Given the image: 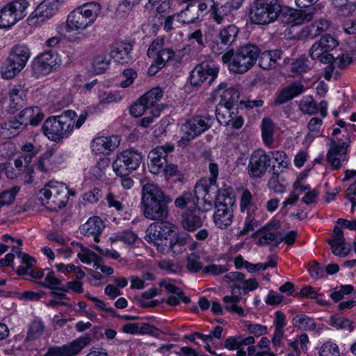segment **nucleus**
I'll list each match as a JSON object with an SVG mask.
<instances>
[{
  "label": "nucleus",
  "instance_id": "obj_40",
  "mask_svg": "<svg viewBox=\"0 0 356 356\" xmlns=\"http://www.w3.org/2000/svg\"><path fill=\"white\" fill-rule=\"evenodd\" d=\"M240 300L241 298H237L236 296H225L222 298V301L226 304L225 309L227 312L232 314H236L239 316H244L245 312L243 308L238 305Z\"/></svg>",
  "mask_w": 356,
  "mask_h": 356
},
{
  "label": "nucleus",
  "instance_id": "obj_23",
  "mask_svg": "<svg viewBox=\"0 0 356 356\" xmlns=\"http://www.w3.org/2000/svg\"><path fill=\"white\" fill-rule=\"evenodd\" d=\"M252 238H258L257 244L260 245H269L274 242V246L277 247L282 242L280 232H270L264 228H260L252 235Z\"/></svg>",
  "mask_w": 356,
  "mask_h": 356
},
{
  "label": "nucleus",
  "instance_id": "obj_7",
  "mask_svg": "<svg viewBox=\"0 0 356 356\" xmlns=\"http://www.w3.org/2000/svg\"><path fill=\"white\" fill-rule=\"evenodd\" d=\"M36 269L37 268H12L13 273H10V276L12 277L16 275L24 280L36 283L43 288L67 292V289L58 287L61 284V282L56 277L55 273L52 270L47 273L44 281H35V280L40 279L44 275L43 270L36 271Z\"/></svg>",
  "mask_w": 356,
  "mask_h": 356
},
{
  "label": "nucleus",
  "instance_id": "obj_22",
  "mask_svg": "<svg viewBox=\"0 0 356 356\" xmlns=\"http://www.w3.org/2000/svg\"><path fill=\"white\" fill-rule=\"evenodd\" d=\"M185 130L191 133V138H195L211 127V124L205 122L202 116H195L188 120L184 124Z\"/></svg>",
  "mask_w": 356,
  "mask_h": 356
},
{
  "label": "nucleus",
  "instance_id": "obj_46",
  "mask_svg": "<svg viewBox=\"0 0 356 356\" xmlns=\"http://www.w3.org/2000/svg\"><path fill=\"white\" fill-rule=\"evenodd\" d=\"M163 97V90L161 88H154L141 97V101L146 102L147 105L151 107L154 106L155 104Z\"/></svg>",
  "mask_w": 356,
  "mask_h": 356
},
{
  "label": "nucleus",
  "instance_id": "obj_1",
  "mask_svg": "<svg viewBox=\"0 0 356 356\" xmlns=\"http://www.w3.org/2000/svg\"><path fill=\"white\" fill-rule=\"evenodd\" d=\"M172 199L154 184L147 183L142 188L143 215L152 220L162 221L168 216V204Z\"/></svg>",
  "mask_w": 356,
  "mask_h": 356
},
{
  "label": "nucleus",
  "instance_id": "obj_48",
  "mask_svg": "<svg viewBox=\"0 0 356 356\" xmlns=\"http://www.w3.org/2000/svg\"><path fill=\"white\" fill-rule=\"evenodd\" d=\"M209 76L204 73L202 67L196 66L191 72L190 75V82L193 86H197L204 81L209 82Z\"/></svg>",
  "mask_w": 356,
  "mask_h": 356
},
{
  "label": "nucleus",
  "instance_id": "obj_36",
  "mask_svg": "<svg viewBox=\"0 0 356 356\" xmlns=\"http://www.w3.org/2000/svg\"><path fill=\"white\" fill-rule=\"evenodd\" d=\"M44 324L42 320H33L28 327L25 338L26 342L34 341L38 339L43 334Z\"/></svg>",
  "mask_w": 356,
  "mask_h": 356
},
{
  "label": "nucleus",
  "instance_id": "obj_10",
  "mask_svg": "<svg viewBox=\"0 0 356 356\" xmlns=\"http://www.w3.org/2000/svg\"><path fill=\"white\" fill-rule=\"evenodd\" d=\"M26 0H16L6 4L0 10V29L10 28L18 20L22 19L28 6Z\"/></svg>",
  "mask_w": 356,
  "mask_h": 356
},
{
  "label": "nucleus",
  "instance_id": "obj_50",
  "mask_svg": "<svg viewBox=\"0 0 356 356\" xmlns=\"http://www.w3.org/2000/svg\"><path fill=\"white\" fill-rule=\"evenodd\" d=\"M318 355L319 356H339V349L337 343L329 340L321 346Z\"/></svg>",
  "mask_w": 356,
  "mask_h": 356
},
{
  "label": "nucleus",
  "instance_id": "obj_16",
  "mask_svg": "<svg viewBox=\"0 0 356 356\" xmlns=\"http://www.w3.org/2000/svg\"><path fill=\"white\" fill-rule=\"evenodd\" d=\"M338 44L339 42L334 36L325 34L312 46L309 50L310 57L313 60H316L321 54L334 49Z\"/></svg>",
  "mask_w": 356,
  "mask_h": 356
},
{
  "label": "nucleus",
  "instance_id": "obj_8",
  "mask_svg": "<svg viewBox=\"0 0 356 356\" xmlns=\"http://www.w3.org/2000/svg\"><path fill=\"white\" fill-rule=\"evenodd\" d=\"M41 203L47 209L57 211L66 206L69 200L70 192L67 187L51 186L50 188H42L40 191Z\"/></svg>",
  "mask_w": 356,
  "mask_h": 356
},
{
  "label": "nucleus",
  "instance_id": "obj_52",
  "mask_svg": "<svg viewBox=\"0 0 356 356\" xmlns=\"http://www.w3.org/2000/svg\"><path fill=\"white\" fill-rule=\"evenodd\" d=\"M20 188L18 186L13 187L10 190L4 191L0 193V208L4 205L11 204L15 198L16 194Z\"/></svg>",
  "mask_w": 356,
  "mask_h": 356
},
{
  "label": "nucleus",
  "instance_id": "obj_28",
  "mask_svg": "<svg viewBox=\"0 0 356 356\" xmlns=\"http://www.w3.org/2000/svg\"><path fill=\"white\" fill-rule=\"evenodd\" d=\"M30 54L27 47L16 45L13 47L8 58L22 70L30 57Z\"/></svg>",
  "mask_w": 356,
  "mask_h": 356
},
{
  "label": "nucleus",
  "instance_id": "obj_3",
  "mask_svg": "<svg viewBox=\"0 0 356 356\" xmlns=\"http://www.w3.org/2000/svg\"><path fill=\"white\" fill-rule=\"evenodd\" d=\"M174 150V146L166 145L158 146L149 153L148 159L151 161L152 172L159 173L163 169L165 177H172L181 175L177 165L169 163L168 153Z\"/></svg>",
  "mask_w": 356,
  "mask_h": 356
},
{
  "label": "nucleus",
  "instance_id": "obj_55",
  "mask_svg": "<svg viewBox=\"0 0 356 356\" xmlns=\"http://www.w3.org/2000/svg\"><path fill=\"white\" fill-rule=\"evenodd\" d=\"M309 275L315 279L319 280L326 275H334L338 273L340 268H307Z\"/></svg>",
  "mask_w": 356,
  "mask_h": 356
},
{
  "label": "nucleus",
  "instance_id": "obj_24",
  "mask_svg": "<svg viewBox=\"0 0 356 356\" xmlns=\"http://www.w3.org/2000/svg\"><path fill=\"white\" fill-rule=\"evenodd\" d=\"M188 239V234L178 232L169 243L164 245L161 252L170 250L175 254H180L186 250Z\"/></svg>",
  "mask_w": 356,
  "mask_h": 356
},
{
  "label": "nucleus",
  "instance_id": "obj_53",
  "mask_svg": "<svg viewBox=\"0 0 356 356\" xmlns=\"http://www.w3.org/2000/svg\"><path fill=\"white\" fill-rule=\"evenodd\" d=\"M232 8V4L226 3L218 8L217 4L216 3L211 12V15L213 16V19L218 24L222 23V20L224 19V17L227 16V13H229L231 11Z\"/></svg>",
  "mask_w": 356,
  "mask_h": 356
},
{
  "label": "nucleus",
  "instance_id": "obj_29",
  "mask_svg": "<svg viewBox=\"0 0 356 356\" xmlns=\"http://www.w3.org/2000/svg\"><path fill=\"white\" fill-rule=\"evenodd\" d=\"M280 50L266 51L259 56V65L264 70H271L276 67L277 60L280 59Z\"/></svg>",
  "mask_w": 356,
  "mask_h": 356
},
{
  "label": "nucleus",
  "instance_id": "obj_45",
  "mask_svg": "<svg viewBox=\"0 0 356 356\" xmlns=\"http://www.w3.org/2000/svg\"><path fill=\"white\" fill-rule=\"evenodd\" d=\"M307 62L308 59L305 56L297 58L291 64V71L298 75L308 72L309 66Z\"/></svg>",
  "mask_w": 356,
  "mask_h": 356
},
{
  "label": "nucleus",
  "instance_id": "obj_59",
  "mask_svg": "<svg viewBox=\"0 0 356 356\" xmlns=\"http://www.w3.org/2000/svg\"><path fill=\"white\" fill-rule=\"evenodd\" d=\"M151 106L146 104V102L141 101V98H140L137 102H136L130 108V113L132 116L135 118L140 117L144 112L149 108Z\"/></svg>",
  "mask_w": 356,
  "mask_h": 356
},
{
  "label": "nucleus",
  "instance_id": "obj_21",
  "mask_svg": "<svg viewBox=\"0 0 356 356\" xmlns=\"http://www.w3.org/2000/svg\"><path fill=\"white\" fill-rule=\"evenodd\" d=\"M261 218L257 207H252L245 212L244 227L240 231L238 236H244L254 231L261 225Z\"/></svg>",
  "mask_w": 356,
  "mask_h": 356
},
{
  "label": "nucleus",
  "instance_id": "obj_44",
  "mask_svg": "<svg viewBox=\"0 0 356 356\" xmlns=\"http://www.w3.org/2000/svg\"><path fill=\"white\" fill-rule=\"evenodd\" d=\"M79 258L83 263L90 264L94 262V266L97 267H105L102 264L101 257H98L95 253L88 250H82L81 252L78 254Z\"/></svg>",
  "mask_w": 356,
  "mask_h": 356
},
{
  "label": "nucleus",
  "instance_id": "obj_26",
  "mask_svg": "<svg viewBox=\"0 0 356 356\" xmlns=\"http://www.w3.org/2000/svg\"><path fill=\"white\" fill-rule=\"evenodd\" d=\"M132 46L129 43L120 42L113 46L111 51V56L120 64L127 63L130 60V52Z\"/></svg>",
  "mask_w": 356,
  "mask_h": 356
},
{
  "label": "nucleus",
  "instance_id": "obj_18",
  "mask_svg": "<svg viewBox=\"0 0 356 356\" xmlns=\"http://www.w3.org/2000/svg\"><path fill=\"white\" fill-rule=\"evenodd\" d=\"M215 205L217 207V211L213 215V221L219 228H226L232 224L233 214L227 208L226 203L222 202L219 193L216 197Z\"/></svg>",
  "mask_w": 356,
  "mask_h": 356
},
{
  "label": "nucleus",
  "instance_id": "obj_9",
  "mask_svg": "<svg viewBox=\"0 0 356 356\" xmlns=\"http://www.w3.org/2000/svg\"><path fill=\"white\" fill-rule=\"evenodd\" d=\"M142 158L141 154L134 149L122 151L113 162V170L117 175H129L139 167Z\"/></svg>",
  "mask_w": 356,
  "mask_h": 356
},
{
  "label": "nucleus",
  "instance_id": "obj_38",
  "mask_svg": "<svg viewBox=\"0 0 356 356\" xmlns=\"http://www.w3.org/2000/svg\"><path fill=\"white\" fill-rule=\"evenodd\" d=\"M239 97V92L236 88H229L220 94L221 99L219 104L234 107L238 103Z\"/></svg>",
  "mask_w": 356,
  "mask_h": 356
},
{
  "label": "nucleus",
  "instance_id": "obj_4",
  "mask_svg": "<svg viewBox=\"0 0 356 356\" xmlns=\"http://www.w3.org/2000/svg\"><path fill=\"white\" fill-rule=\"evenodd\" d=\"M260 53L255 44L248 43L240 46L235 51L232 62L229 64V70L234 73L246 72L255 64Z\"/></svg>",
  "mask_w": 356,
  "mask_h": 356
},
{
  "label": "nucleus",
  "instance_id": "obj_12",
  "mask_svg": "<svg viewBox=\"0 0 356 356\" xmlns=\"http://www.w3.org/2000/svg\"><path fill=\"white\" fill-rule=\"evenodd\" d=\"M343 137L344 139H340L339 141L333 138L330 139V149L327 154L326 160L334 170H337L341 168V160L337 156H343L344 158L343 160H346L348 148L351 143L348 136Z\"/></svg>",
  "mask_w": 356,
  "mask_h": 356
},
{
  "label": "nucleus",
  "instance_id": "obj_61",
  "mask_svg": "<svg viewBox=\"0 0 356 356\" xmlns=\"http://www.w3.org/2000/svg\"><path fill=\"white\" fill-rule=\"evenodd\" d=\"M247 331L254 337H259L268 333V327L259 323H250L247 325Z\"/></svg>",
  "mask_w": 356,
  "mask_h": 356
},
{
  "label": "nucleus",
  "instance_id": "obj_17",
  "mask_svg": "<svg viewBox=\"0 0 356 356\" xmlns=\"http://www.w3.org/2000/svg\"><path fill=\"white\" fill-rule=\"evenodd\" d=\"M58 55L49 50L40 54L34 61L33 69L39 74H47L57 64Z\"/></svg>",
  "mask_w": 356,
  "mask_h": 356
},
{
  "label": "nucleus",
  "instance_id": "obj_27",
  "mask_svg": "<svg viewBox=\"0 0 356 356\" xmlns=\"http://www.w3.org/2000/svg\"><path fill=\"white\" fill-rule=\"evenodd\" d=\"M304 90L302 83L295 82L284 88L275 101L276 105L282 104L300 95Z\"/></svg>",
  "mask_w": 356,
  "mask_h": 356
},
{
  "label": "nucleus",
  "instance_id": "obj_35",
  "mask_svg": "<svg viewBox=\"0 0 356 356\" xmlns=\"http://www.w3.org/2000/svg\"><path fill=\"white\" fill-rule=\"evenodd\" d=\"M291 323L295 327L302 330L312 331L316 326L314 318L304 314L296 315L293 318Z\"/></svg>",
  "mask_w": 356,
  "mask_h": 356
},
{
  "label": "nucleus",
  "instance_id": "obj_2",
  "mask_svg": "<svg viewBox=\"0 0 356 356\" xmlns=\"http://www.w3.org/2000/svg\"><path fill=\"white\" fill-rule=\"evenodd\" d=\"M282 11L278 0H255L250 9V19L255 24L266 25L275 22Z\"/></svg>",
  "mask_w": 356,
  "mask_h": 356
},
{
  "label": "nucleus",
  "instance_id": "obj_47",
  "mask_svg": "<svg viewBox=\"0 0 356 356\" xmlns=\"http://www.w3.org/2000/svg\"><path fill=\"white\" fill-rule=\"evenodd\" d=\"M274 124L270 118H264L262 121V137L266 145L273 143Z\"/></svg>",
  "mask_w": 356,
  "mask_h": 356
},
{
  "label": "nucleus",
  "instance_id": "obj_39",
  "mask_svg": "<svg viewBox=\"0 0 356 356\" xmlns=\"http://www.w3.org/2000/svg\"><path fill=\"white\" fill-rule=\"evenodd\" d=\"M234 263L236 267H275L278 264V259L276 255H272L265 264H252L244 261L241 256H238L234 259Z\"/></svg>",
  "mask_w": 356,
  "mask_h": 356
},
{
  "label": "nucleus",
  "instance_id": "obj_20",
  "mask_svg": "<svg viewBox=\"0 0 356 356\" xmlns=\"http://www.w3.org/2000/svg\"><path fill=\"white\" fill-rule=\"evenodd\" d=\"M254 337L252 336L244 337L242 334H236L234 336L228 337L222 343H220L216 348L220 349L225 348L232 351L236 350L238 347L254 344Z\"/></svg>",
  "mask_w": 356,
  "mask_h": 356
},
{
  "label": "nucleus",
  "instance_id": "obj_57",
  "mask_svg": "<svg viewBox=\"0 0 356 356\" xmlns=\"http://www.w3.org/2000/svg\"><path fill=\"white\" fill-rule=\"evenodd\" d=\"M252 196L250 191H249L248 190H245L243 192L240 200L241 211L243 213L249 211L250 209H251L252 207H256V206L253 204L252 201Z\"/></svg>",
  "mask_w": 356,
  "mask_h": 356
},
{
  "label": "nucleus",
  "instance_id": "obj_32",
  "mask_svg": "<svg viewBox=\"0 0 356 356\" xmlns=\"http://www.w3.org/2000/svg\"><path fill=\"white\" fill-rule=\"evenodd\" d=\"M52 15V10L49 9L46 3H40L28 18V23L29 25L36 26L46 18L51 17Z\"/></svg>",
  "mask_w": 356,
  "mask_h": 356
},
{
  "label": "nucleus",
  "instance_id": "obj_33",
  "mask_svg": "<svg viewBox=\"0 0 356 356\" xmlns=\"http://www.w3.org/2000/svg\"><path fill=\"white\" fill-rule=\"evenodd\" d=\"M238 32V28L232 24L222 29L218 34L220 44L224 46L225 49H227L235 41Z\"/></svg>",
  "mask_w": 356,
  "mask_h": 356
},
{
  "label": "nucleus",
  "instance_id": "obj_19",
  "mask_svg": "<svg viewBox=\"0 0 356 356\" xmlns=\"http://www.w3.org/2000/svg\"><path fill=\"white\" fill-rule=\"evenodd\" d=\"M104 227V222L99 217L90 218L80 227L81 232L85 236L93 237L95 242H99V236Z\"/></svg>",
  "mask_w": 356,
  "mask_h": 356
},
{
  "label": "nucleus",
  "instance_id": "obj_41",
  "mask_svg": "<svg viewBox=\"0 0 356 356\" xmlns=\"http://www.w3.org/2000/svg\"><path fill=\"white\" fill-rule=\"evenodd\" d=\"M332 3L337 8V13L341 16H349L356 9V3L348 0H332Z\"/></svg>",
  "mask_w": 356,
  "mask_h": 356
},
{
  "label": "nucleus",
  "instance_id": "obj_56",
  "mask_svg": "<svg viewBox=\"0 0 356 356\" xmlns=\"http://www.w3.org/2000/svg\"><path fill=\"white\" fill-rule=\"evenodd\" d=\"M331 325L338 330L348 329L353 330V322L347 318L332 316L330 318Z\"/></svg>",
  "mask_w": 356,
  "mask_h": 356
},
{
  "label": "nucleus",
  "instance_id": "obj_60",
  "mask_svg": "<svg viewBox=\"0 0 356 356\" xmlns=\"http://www.w3.org/2000/svg\"><path fill=\"white\" fill-rule=\"evenodd\" d=\"M90 300L95 304V307L97 310L109 313L111 317L120 316V314L114 309L111 307H107L104 300L97 297L91 298Z\"/></svg>",
  "mask_w": 356,
  "mask_h": 356
},
{
  "label": "nucleus",
  "instance_id": "obj_5",
  "mask_svg": "<svg viewBox=\"0 0 356 356\" xmlns=\"http://www.w3.org/2000/svg\"><path fill=\"white\" fill-rule=\"evenodd\" d=\"M177 227L167 221H159L152 223L147 230L145 240L153 243L159 250H162L164 245H167L177 234Z\"/></svg>",
  "mask_w": 356,
  "mask_h": 356
},
{
  "label": "nucleus",
  "instance_id": "obj_25",
  "mask_svg": "<svg viewBox=\"0 0 356 356\" xmlns=\"http://www.w3.org/2000/svg\"><path fill=\"white\" fill-rule=\"evenodd\" d=\"M88 270L87 279L90 284L98 286L108 282V277L113 274L114 268H95L100 270V272L92 268H85Z\"/></svg>",
  "mask_w": 356,
  "mask_h": 356
},
{
  "label": "nucleus",
  "instance_id": "obj_6",
  "mask_svg": "<svg viewBox=\"0 0 356 356\" xmlns=\"http://www.w3.org/2000/svg\"><path fill=\"white\" fill-rule=\"evenodd\" d=\"M74 122L65 116H53L47 119L42 131L47 138L55 142H60L67 138L74 129Z\"/></svg>",
  "mask_w": 356,
  "mask_h": 356
},
{
  "label": "nucleus",
  "instance_id": "obj_34",
  "mask_svg": "<svg viewBox=\"0 0 356 356\" xmlns=\"http://www.w3.org/2000/svg\"><path fill=\"white\" fill-rule=\"evenodd\" d=\"M10 104L8 108V113H15L17 111L23 108L25 104V96L24 92L17 88H13L10 92Z\"/></svg>",
  "mask_w": 356,
  "mask_h": 356
},
{
  "label": "nucleus",
  "instance_id": "obj_11",
  "mask_svg": "<svg viewBox=\"0 0 356 356\" xmlns=\"http://www.w3.org/2000/svg\"><path fill=\"white\" fill-rule=\"evenodd\" d=\"M92 341L90 334L81 336L69 343L62 346H52L47 348L46 356H76Z\"/></svg>",
  "mask_w": 356,
  "mask_h": 356
},
{
  "label": "nucleus",
  "instance_id": "obj_49",
  "mask_svg": "<svg viewBox=\"0 0 356 356\" xmlns=\"http://www.w3.org/2000/svg\"><path fill=\"white\" fill-rule=\"evenodd\" d=\"M191 300L189 296L185 295L184 292L180 289L177 293L170 296L165 300V303L170 306H177L181 302L187 305L191 302Z\"/></svg>",
  "mask_w": 356,
  "mask_h": 356
},
{
  "label": "nucleus",
  "instance_id": "obj_64",
  "mask_svg": "<svg viewBox=\"0 0 356 356\" xmlns=\"http://www.w3.org/2000/svg\"><path fill=\"white\" fill-rule=\"evenodd\" d=\"M318 293L314 290L310 285H304L299 292L297 293L296 298L317 299Z\"/></svg>",
  "mask_w": 356,
  "mask_h": 356
},
{
  "label": "nucleus",
  "instance_id": "obj_51",
  "mask_svg": "<svg viewBox=\"0 0 356 356\" xmlns=\"http://www.w3.org/2000/svg\"><path fill=\"white\" fill-rule=\"evenodd\" d=\"M299 108L303 113L309 115H313L318 112V106L311 96L306 97L302 99L300 102Z\"/></svg>",
  "mask_w": 356,
  "mask_h": 356
},
{
  "label": "nucleus",
  "instance_id": "obj_63",
  "mask_svg": "<svg viewBox=\"0 0 356 356\" xmlns=\"http://www.w3.org/2000/svg\"><path fill=\"white\" fill-rule=\"evenodd\" d=\"M283 300L284 296L273 290H270L264 298L266 304L270 306H278L282 302Z\"/></svg>",
  "mask_w": 356,
  "mask_h": 356
},
{
  "label": "nucleus",
  "instance_id": "obj_42",
  "mask_svg": "<svg viewBox=\"0 0 356 356\" xmlns=\"http://www.w3.org/2000/svg\"><path fill=\"white\" fill-rule=\"evenodd\" d=\"M232 109H234V108L231 106L219 104L217 105L216 108V115L217 120L220 124L224 126L229 125L232 121L230 116H232L231 111Z\"/></svg>",
  "mask_w": 356,
  "mask_h": 356
},
{
  "label": "nucleus",
  "instance_id": "obj_37",
  "mask_svg": "<svg viewBox=\"0 0 356 356\" xmlns=\"http://www.w3.org/2000/svg\"><path fill=\"white\" fill-rule=\"evenodd\" d=\"M199 200L200 197L197 195H194L191 192H186L175 200V204L180 209L187 207V209H189L195 208L199 204Z\"/></svg>",
  "mask_w": 356,
  "mask_h": 356
},
{
  "label": "nucleus",
  "instance_id": "obj_54",
  "mask_svg": "<svg viewBox=\"0 0 356 356\" xmlns=\"http://www.w3.org/2000/svg\"><path fill=\"white\" fill-rule=\"evenodd\" d=\"M110 60L106 59L105 55L97 56L92 63L93 70L96 74H102L108 67Z\"/></svg>",
  "mask_w": 356,
  "mask_h": 356
},
{
  "label": "nucleus",
  "instance_id": "obj_62",
  "mask_svg": "<svg viewBox=\"0 0 356 356\" xmlns=\"http://www.w3.org/2000/svg\"><path fill=\"white\" fill-rule=\"evenodd\" d=\"M291 17H293V22L294 24H301L305 22H309L312 19V14L311 13H305L304 10H296L294 13L291 14Z\"/></svg>",
  "mask_w": 356,
  "mask_h": 356
},
{
  "label": "nucleus",
  "instance_id": "obj_43",
  "mask_svg": "<svg viewBox=\"0 0 356 356\" xmlns=\"http://www.w3.org/2000/svg\"><path fill=\"white\" fill-rule=\"evenodd\" d=\"M22 69L18 67L10 59L7 58L4 65L1 68V76L5 79H10L15 77Z\"/></svg>",
  "mask_w": 356,
  "mask_h": 356
},
{
  "label": "nucleus",
  "instance_id": "obj_14",
  "mask_svg": "<svg viewBox=\"0 0 356 356\" xmlns=\"http://www.w3.org/2000/svg\"><path fill=\"white\" fill-rule=\"evenodd\" d=\"M270 165V156L263 150H257L250 156L248 165L250 175L252 177L260 178L264 175Z\"/></svg>",
  "mask_w": 356,
  "mask_h": 356
},
{
  "label": "nucleus",
  "instance_id": "obj_30",
  "mask_svg": "<svg viewBox=\"0 0 356 356\" xmlns=\"http://www.w3.org/2000/svg\"><path fill=\"white\" fill-rule=\"evenodd\" d=\"M93 143L94 145L98 147L97 151L102 154H108L118 147L120 144V140L117 136H101L96 138L93 140Z\"/></svg>",
  "mask_w": 356,
  "mask_h": 356
},
{
  "label": "nucleus",
  "instance_id": "obj_58",
  "mask_svg": "<svg viewBox=\"0 0 356 356\" xmlns=\"http://www.w3.org/2000/svg\"><path fill=\"white\" fill-rule=\"evenodd\" d=\"M328 243L330 245L332 251L334 254L337 256L343 257L347 255L350 251V246H346L345 242L344 243H338L332 241H327Z\"/></svg>",
  "mask_w": 356,
  "mask_h": 356
},
{
  "label": "nucleus",
  "instance_id": "obj_13",
  "mask_svg": "<svg viewBox=\"0 0 356 356\" xmlns=\"http://www.w3.org/2000/svg\"><path fill=\"white\" fill-rule=\"evenodd\" d=\"M181 3H187L185 9L181 12V16L187 15V13L191 11V16L186 19H183L184 24L193 23L199 18L198 11L202 13H207L208 11L212 12L216 3L213 0H181Z\"/></svg>",
  "mask_w": 356,
  "mask_h": 356
},
{
  "label": "nucleus",
  "instance_id": "obj_15",
  "mask_svg": "<svg viewBox=\"0 0 356 356\" xmlns=\"http://www.w3.org/2000/svg\"><path fill=\"white\" fill-rule=\"evenodd\" d=\"M203 210L199 207L187 209L181 215V226L188 232H193L202 226L204 216H202Z\"/></svg>",
  "mask_w": 356,
  "mask_h": 356
},
{
  "label": "nucleus",
  "instance_id": "obj_31",
  "mask_svg": "<svg viewBox=\"0 0 356 356\" xmlns=\"http://www.w3.org/2000/svg\"><path fill=\"white\" fill-rule=\"evenodd\" d=\"M94 22L83 17L81 12L77 10L72 11L67 17V25L74 30L85 29Z\"/></svg>",
  "mask_w": 356,
  "mask_h": 356
}]
</instances>
